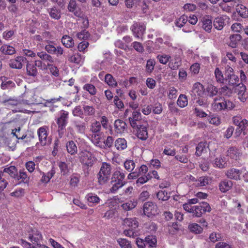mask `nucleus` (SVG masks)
I'll list each match as a JSON object with an SVG mask.
<instances>
[{"label": "nucleus", "mask_w": 248, "mask_h": 248, "mask_svg": "<svg viewBox=\"0 0 248 248\" xmlns=\"http://www.w3.org/2000/svg\"><path fill=\"white\" fill-rule=\"evenodd\" d=\"M125 173L123 170H116L112 174L111 179L112 187L110 189L111 192L114 193L125 184Z\"/></svg>", "instance_id": "1"}, {"label": "nucleus", "mask_w": 248, "mask_h": 248, "mask_svg": "<svg viewBox=\"0 0 248 248\" xmlns=\"http://www.w3.org/2000/svg\"><path fill=\"white\" fill-rule=\"evenodd\" d=\"M235 107V105L232 101L225 99L220 96L215 97L212 104V108L217 111L225 109L232 110Z\"/></svg>", "instance_id": "2"}, {"label": "nucleus", "mask_w": 248, "mask_h": 248, "mask_svg": "<svg viewBox=\"0 0 248 248\" xmlns=\"http://www.w3.org/2000/svg\"><path fill=\"white\" fill-rule=\"evenodd\" d=\"M69 113L67 111L61 110L56 120L58 125V133L60 138H62L64 133V130L68 123Z\"/></svg>", "instance_id": "3"}, {"label": "nucleus", "mask_w": 248, "mask_h": 248, "mask_svg": "<svg viewBox=\"0 0 248 248\" xmlns=\"http://www.w3.org/2000/svg\"><path fill=\"white\" fill-rule=\"evenodd\" d=\"M78 159L79 162L82 165L83 168L86 169L92 167L96 160L93 155L91 152L86 150L82 151L79 153Z\"/></svg>", "instance_id": "4"}, {"label": "nucleus", "mask_w": 248, "mask_h": 248, "mask_svg": "<svg viewBox=\"0 0 248 248\" xmlns=\"http://www.w3.org/2000/svg\"><path fill=\"white\" fill-rule=\"evenodd\" d=\"M233 124L237 126L235 134L239 136L241 133L244 135L246 134V131L248 129V120L243 118L240 115L234 116L232 118Z\"/></svg>", "instance_id": "5"}, {"label": "nucleus", "mask_w": 248, "mask_h": 248, "mask_svg": "<svg viewBox=\"0 0 248 248\" xmlns=\"http://www.w3.org/2000/svg\"><path fill=\"white\" fill-rule=\"evenodd\" d=\"M111 171L110 164L104 162L97 174L98 182L100 185L105 184L109 179Z\"/></svg>", "instance_id": "6"}, {"label": "nucleus", "mask_w": 248, "mask_h": 248, "mask_svg": "<svg viewBox=\"0 0 248 248\" xmlns=\"http://www.w3.org/2000/svg\"><path fill=\"white\" fill-rule=\"evenodd\" d=\"M130 29L135 37L139 38L144 33L146 27L143 23L135 22L131 26Z\"/></svg>", "instance_id": "7"}, {"label": "nucleus", "mask_w": 248, "mask_h": 248, "mask_svg": "<svg viewBox=\"0 0 248 248\" xmlns=\"http://www.w3.org/2000/svg\"><path fill=\"white\" fill-rule=\"evenodd\" d=\"M74 128L78 134H84L87 129V123L81 120L75 119L72 122Z\"/></svg>", "instance_id": "8"}, {"label": "nucleus", "mask_w": 248, "mask_h": 248, "mask_svg": "<svg viewBox=\"0 0 248 248\" xmlns=\"http://www.w3.org/2000/svg\"><path fill=\"white\" fill-rule=\"evenodd\" d=\"M28 62L27 59L23 56H17L9 61V65L12 68L21 69L23 65Z\"/></svg>", "instance_id": "9"}, {"label": "nucleus", "mask_w": 248, "mask_h": 248, "mask_svg": "<svg viewBox=\"0 0 248 248\" xmlns=\"http://www.w3.org/2000/svg\"><path fill=\"white\" fill-rule=\"evenodd\" d=\"M143 212L148 217L155 216L158 213L157 207L155 202H145L143 205Z\"/></svg>", "instance_id": "10"}, {"label": "nucleus", "mask_w": 248, "mask_h": 248, "mask_svg": "<svg viewBox=\"0 0 248 248\" xmlns=\"http://www.w3.org/2000/svg\"><path fill=\"white\" fill-rule=\"evenodd\" d=\"M235 92L238 95V98L242 102H245L248 98V94L246 93V87L243 83L238 84Z\"/></svg>", "instance_id": "11"}, {"label": "nucleus", "mask_w": 248, "mask_h": 248, "mask_svg": "<svg viewBox=\"0 0 248 248\" xmlns=\"http://www.w3.org/2000/svg\"><path fill=\"white\" fill-rule=\"evenodd\" d=\"M136 128L137 138L142 140H146L148 138L147 125L140 124Z\"/></svg>", "instance_id": "12"}, {"label": "nucleus", "mask_w": 248, "mask_h": 248, "mask_svg": "<svg viewBox=\"0 0 248 248\" xmlns=\"http://www.w3.org/2000/svg\"><path fill=\"white\" fill-rule=\"evenodd\" d=\"M47 127L43 126L37 130V134L39 141L42 146H45L47 143V137L48 136Z\"/></svg>", "instance_id": "13"}, {"label": "nucleus", "mask_w": 248, "mask_h": 248, "mask_svg": "<svg viewBox=\"0 0 248 248\" xmlns=\"http://www.w3.org/2000/svg\"><path fill=\"white\" fill-rule=\"evenodd\" d=\"M129 123L133 128H136L140 124L141 114L137 111H134L132 112L131 117L128 118Z\"/></svg>", "instance_id": "14"}, {"label": "nucleus", "mask_w": 248, "mask_h": 248, "mask_svg": "<svg viewBox=\"0 0 248 248\" xmlns=\"http://www.w3.org/2000/svg\"><path fill=\"white\" fill-rule=\"evenodd\" d=\"M46 51L49 54H56L58 57L63 53V49L61 46L56 47L54 45L48 44L45 46Z\"/></svg>", "instance_id": "15"}, {"label": "nucleus", "mask_w": 248, "mask_h": 248, "mask_svg": "<svg viewBox=\"0 0 248 248\" xmlns=\"http://www.w3.org/2000/svg\"><path fill=\"white\" fill-rule=\"evenodd\" d=\"M205 91L203 85L200 82H197L194 84L191 92L195 96L201 97L203 96Z\"/></svg>", "instance_id": "16"}, {"label": "nucleus", "mask_w": 248, "mask_h": 248, "mask_svg": "<svg viewBox=\"0 0 248 248\" xmlns=\"http://www.w3.org/2000/svg\"><path fill=\"white\" fill-rule=\"evenodd\" d=\"M242 172V170L235 168H231L227 171L226 175L228 178L231 179L239 180L241 179Z\"/></svg>", "instance_id": "17"}, {"label": "nucleus", "mask_w": 248, "mask_h": 248, "mask_svg": "<svg viewBox=\"0 0 248 248\" xmlns=\"http://www.w3.org/2000/svg\"><path fill=\"white\" fill-rule=\"evenodd\" d=\"M67 8L68 11L73 13L75 16H82V11L77 6L76 1L75 0H70Z\"/></svg>", "instance_id": "18"}, {"label": "nucleus", "mask_w": 248, "mask_h": 248, "mask_svg": "<svg viewBox=\"0 0 248 248\" xmlns=\"http://www.w3.org/2000/svg\"><path fill=\"white\" fill-rule=\"evenodd\" d=\"M115 132L117 134H122L126 129V124L123 120H116L114 124Z\"/></svg>", "instance_id": "19"}, {"label": "nucleus", "mask_w": 248, "mask_h": 248, "mask_svg": "<svg viewBox=\"0 0 248 248\" xmlns=\"http://www.w3.org/2000/svg\"><path fill=\"white\" fill-rule=\"evenodd\" d=\"M18 182L19 184L24 183L27 184L29 182V177L27 176V173L23 170H20L19 171L17 172L14 178Z\"/></svg>", "instance_id": "20"}, {"label": "nucleus", "mask_w": 248, "mask_h": 248, "mask_svg": "<svg viewBox=\"0 0 248 248\" xmlns=\"http://www.w3.org/2000/svg\"><path fill=\"white\" fill-rule=\"evenodd\" d=\"M227 155L231 158L237 160L241 154L239 150L235 147H230L227 150Z\"/></svg>", "instance_id": "21"}, {"label": "nucleus", "mask_w": 248, "mask_h": 248, "mask_svg": "<svg viewBox=\"0 0 248 248\" xmlns=\"http://www.w3.org/2000/svg\"><path fill=\"white\" fill-rule=\"evenodd\" d=\"M101 130V126L100 122L95 121L91 124L90 130L93 134L94 138L99 136L98 133Z\"/></svg>", "instance_id": "22"}, {"label": "nucleus", "mask_w": 248, "mask_h": 248, "mask_svg": "<svg viewBox=\"0 0 248 248\" xmlns=\"http://www.w3.org/2000/svg\"><path fill=\"white\" fill-rule=\"evenodd\" d=\"M123 225L132 229H136L139 226V222L136 218H126L123 220Z\"/></svg>", "instance_id": "23"}, {"label": "nucleus", "mask_w": 248, "mask_h": 248, "mask_svg": "<svg viewBox=\"0 0 248 248\" xmlns=\"http://www.w3.org/2000/svg\"><path fill=\"white\" fill-rule=\"evenodd\" d=\"M66 150L71 155H75L78 153V148L75 141L69 140L66 143Z\"/></svg>", "instance_id": "24"}, {"label": "nucleus", "mask_w": 248, "mask_h": 248, "mask_svg": "<svg viewBox=\"0 0 248 248\" xmlns=\"http://www.w3.org/2000/svg\"><path fill=\"white\" fill-rule=\"evenodd\" d=\"M235 6L236 12L242 17H248V9L245 6L240 3H237Z\"/></svg>", "instance_id": "25"}, {"label": "nucleus", "mask_w": 248, "mask_h": 248, "mask_svg": "<svg viewBox=\"0 0 248 248\" xmlns=\"http://www.w3.org/2000/svg\"><path fill=\"white\" fill-rule=\"evenodd\" d=\"M37 56L41 59L42 61H44L47 63H53L54 62L53 58L48 53H47L45 51H40L37 53Z\"/></svg>", "instance_id": "26"}, {"label": "nucleus", "mask_w": 248, "mask_h": 248, "mask_svg": "<svg viewBox=\"0 0 248 248\" xmlns=\"http://www.w3.org/2000/svg\"><path fill=\"white\" fill-rule=\"evenodd\" d=\"M61 42L62 45L67 48L72 47L74 46V41L69 35H63L61 39Z\"/></svg>", "instance_id": "27"}, {"label": "nucleus", "mask_w": 248, "mask_h": 248, "mask_svg": "<svg viewBox=\"0 0 248 248\" xmlns=\"http://www.w3.org/2000/svg\"><path fill=\"white\" fill-rule=\"evenodd\" d=\"M0 52L4 55H12L16 53L15 47L8 45H3L0 48Z\"/></svg>", "instance_id": "28"}, {"label": "nucleus", "mask_w": 248, "mask_h": 248, "mask_svg": "<svg viewBox=\"0 0 248 248\" xmlns=\"http://www.w3.org/2000/svg\"><path fill=\"white\" fill-rule=\"evenodd\" d=\"M205 91L207 96L210 97L215 96L219 93V90H218L217 88L211 84L208 85Z\"/></svg>", "instance_id": "29"}, {"label": "nucleus", "mask_w": 248, "mask_h": 248, "mask_svg": "<svg viewBox=\"0 0 248 248\" xmlns=\"http://www.w3.org/2000/svg\"><path fill=\"white\" fill-rule=\"evenodd\" d=\"M242 39V36L239 34H235L231 35L230 36V42L229 43V46L232 48H235L237 47V45L239 41Z\"/></svg>", "instance_id": "30"}, {"label": "nucleus", "mask_w": 248, "mask_h": 248, "mask_svg": "<svg viewBox=\"0 0 248 248\" xmlns=\"http://www.w3.org/2000/svg\"><path fill=\"white\" fill-rule=\"evenodd\" d=\"M50 16L55 20H59L61 17V11L59 8L53 7L48 10Z\"/></svg>", "instance_id": "31"}, {"label": "nucleus", "mask_w": 248, "mask_h": 248, "mask_svg": "<svg viewBox=\"0 0 248 248\" xmlns=\"http://www.w3.org/2000/svg\"><path fill=\"white\" fill-rule=\"evenodd\" d=\"M29 238L33 244H36L37 246H40L42 236L39 232L35 231L32 234H30Z\"/></svg>", "instance_id": "32"}, {"label": "nucleus", "mask_w": 248, "mask_h": 248, "mask_svg": "<svg viewBox=\"0 0 248 248\" xmlns=\"http://www.w3.org/2000/svg\"><path fill=\"white\" fill-rule=\"evenodd\" d=\"M115 146L118 150L122 151L126 148L127 141L124 138H118L114 143Z\"/></svg>", "instance_id": "33"}, {"label": "nucleus", "mask_w": 248, "mask_h": 248, "mask_svg": "<svg viewBox=\"0 0 248 248\" xmlns=\"http://www.w3.org/2000/svg\"><path fill=\"white\" fill-rule=\"evenodd\" d=\"M232 186V183L230 180L221 181L219 185V189L222 192H226L229 190Z\"/></svg>", "instance_id": "34"}, {"label": "nucleus", "mask_w": 248, "mask_h": 248, "mask_svg": "<svg viewBox=\"0 0 248 248\" xmlns=\"http://www.w3.org/2000/svg\"><path fill=\"white\" fill-rule=\"evenodd\" d=\"M155 63V61L154 59H150L147 61L145 66V72L146 74L150 75L152 73L154 70Z\"/></svg>", "instance_id": "35"}, {"label": "nucleus", "mask_w": 248, "mask_h": 248, "mask_svg": "<svg viewBox=\"0 0 248 248\" xmlns=\"http://www.w3.org/2000/svg\"><path fill=\"white\" fill-rule=\"evenodd\" d=\"M105 81L109 86L116 87L118 85L117 82L113 76L109 74H107L105 77Z\"/></svg>", "instance_id": "36"}, {"label": "nucleus", "mask_w": 248, "mask_h": 248, "mask_svg": "<svg viewBox=\"0 0 248 248\" xmlns=\"http://www.w3.org/2000/svg\"><path fill=\"white\" fill-rule=\"evenodd\" d=\"M2 172L4 173L5 176V173L8 174L11 177L15 178V176L17 175V170L16 168L14 166H11L8 168L4 169Z\"/></svg>", "instance_id": "37"}, {"label": "nucleus", "mask_w": 248, "mask_h": 248, "mask_svg": "<svg viewBox=\"0 0 248 248\" xmlns=\"http://www.w3.org/2000/svg\"><path fill=\"white\" fill-rule=\"evenodd\" d=\"M26 71L28 75L35 77L37 74V70L35 65L33 63H27L26 65Z\"/></svg>", "instance_id": "38"}, {"label": "nucleus", "mask_w": 248, "mask_h": 248, "mask_svg": "<svg viewBox=\"0 0 248 248\" xmlns=\"http://www.w3.org/2000/svg\"><path fill=\"white\" fill-rule=\"evenodd\" d=\"M206 142H200L196 147L195 155L197 156L202 155V153L206 150Z\"/></svg>", "instance_id": "39"}, {"label": "nucleus", "mask_w": 248, "mask_h": 248, "mask_svg": "<svg viewBox=\"0 0 248 248\" xmlns=\"http://www.w3.org/2000/svg\"><path fill=\"white\" fill-rule=\"evenodd\" d=\"M167 229L170 234H175L179 230L178 225L176 222L170 223L167 226Z\"/></svg>", "instance_id": "40"}, {"label": "nucleus", "mask_w": 248, "mask_h": 248, "mask_svg": "<svg viewBox=\"0 0 248 248\" xmlns=\"http://www.w3.org/2000/svg\"><path fill=\"white\" fill-rule=\"evenodd\" d=\"M83 89L89 93L91 95H94L97 93V89L95 86L91 83H86L83 86Z\"/></svg>", "instance_id": "41"}, {"label": "nucleus", "mask_w": 248, "mask_h": 248, "mask_svg": "<svg viewBox=\"0 0 248 248\" xmlns=\"http://www.w3.org/2000/svg\"><path fill=\"white\" fill-rule=\"evenodd\" d=\"M177 105L180 108H184L188 104V99L185 94H181L179 95L177 101Z\"/></svg>", "instance_id": "42"}, {"label": "nucleus", "mask_w": 248, "mask_h": 248, "mask_svg": "<svg viewBox=\"0 0 248 248\" xmlns=\"http://www.w3.org/2000/svg\"><path fill=\"white\" fill-rule=\"evenodd\" d=\"M232 93V90L227 86H224L219 89V94L225 97H230Z\"/></svg>", "instance_id": "43"}, {"label": "nucleus", "mask_w": 248, "mask_h": 248, "mask_svg": "<svg viewBox=\"0 0 248 248\" xmlns=\"http://www.w3.org/2000/svg\"><path fill=\"white\" fill-rule=\"evenodd\" d=\"M202 28L205 31L210 32L212 28V20L204 17L202 20Z\"/></svg>", "instance_id": "44"}, {"label": "nucleus", "mask_w": 248, "mask_h": 248, "mask_svg": "<svg viewBox=\"0 0 248 248\" xmlns=\"http://www.w3.org/2000/svg\"><path fill=\"white\" fill-rule=\"evenodd\" d=\"M68 60L73 63L80 64L82 62V57L79 53H75L69 57Z\"/></svg>", "instance_id": "45"}, {"label": "nucleus", "mask_w": 248, "mask_h": 248, "mask_svg": "<svg viewBox=\"0 0 248 248\" xmlns=\"http://www.w3.org/2000/svg\"><path fill=\"white\" fill-rule=\"evenodd\" d=\"M215 75L216 80L217 82L220 83H225V77L224 78L223 75L219 68L217 67L216 68L215 70Z\"/></svg>", "instance_id": "46"}, {"label": "nucleus", "mask_w": 248, "mask_h": 248, "mask_svg": "<svg viewBox=\"0 0 248 248\" xmlns=\"http://www.w3.org/2000/svg\"><path fill=\"white\" fill-rule=\"evenodd\" d=\"M213 25L216 29L221 30L224 25V19L222 17L216 18L214 20Z\"/></svg>", "instance_id": "47"}, {"label": "nucleus", "mask_w": 248, "mask_h": 248, "mask_svg": "<svg viewBox=\"0 0 248 248\" xmlns=\"http://www.w3.org/2000/svg\"><path fill=\"white\" fill-rule=\"evenodd\" d=\"M194 211V216L200 217L202 216L203 212L206 211L210 212L211 211V207L206 206V209L204 210L202 209V206L196 205L195 207Z\"/></svg>", "instance_id": "48"}, {"label": "nucleus", "mask_w": 248, "mask_h": 248, "mask_svg": "<svg viewBox=\"0 0 248 248\" xmlns=\"http://www.w3.org/2000/svg\"><path fill=\"white\" fill-rule=\"evenodd\" d=\"M117 241L121 248H132L131 242L125 238H120Z\"/></svg>", "instance_id": "49"}, {"label": "nucleus", "mask_w": 248, "mask_h": 248, "mask_svg": "<svg viewBox=\"0 0 248 248\" xmlns=\"http://www.w3.org/2000/svg\"><path fill=\"white\" fill-rule=\"evenodd\" d=\"M189 230L196 234L201 233L202 232V228L197 223H191L188 225Z\"/></svg>", "instance_id": "50"}, {"label": "nucleus", "mask_w": 248, "mask_h": 248, "mask_svg": "<svg viewBox=\"0 0 248 248\" xmlns=\"http://www.w3.org/2000/svg\"><path fill=\"white\" fill-rule=\"evenodd\" d=\"M80 175L77 173H73L70 177V185L72 187L78 186L79 182Z\"/></svg>", "instance_id": "51"}, {"label": "nucleus", "mask_w": 248, "mask_h": 248, "mask_svg": "<svg viewBox=\"0 0 248 248\" xmlns=\"http://www.w3.org/2000/svg\"><path fill=\"white\" fill-rule=\"evenodd\" d=\"M171 57L169 55L167 54H162V55H158L156 56V59L159 61V62L163 64H167L169 62H170Z\"/></svg>", "instance_id": "52"}, {"label": "nucleus", "mask_w": 248, "mask_h": 248, "mask_svg": "<svg viewBox=\"0 0 248 248\" xmlns=\"http://www.w3.org/2000/svg\"><path fill=\"white\" fill-rule=\"evenodd\" d=\"M156 196L159 200L166 201L168 200L170 197V193L165 190H160L156 194Z\"/></svg>", "instance_id": "53"}, {"label": "nucleus", "mask_w": 248, "mask_h": 248, "mask_svg": "<svg viewBox=\"0 0 248 248\" xmlns=\"http://www.w3.org/2000/svg\"><path fill=\"white\" fill-rule=\"evenodd\" d=\"M215 165L219 168H224L226 166L227 163L225 157L216 158L214 162Z\"/></svg>", "instance_id": "54"}, {"label": "nucleus", "mask_w": 248, "mask_h": 248, "mask_svg": "<svg viewBox=\"0 0 248 248\" xmlns=\"http://www.w3.org/2000/svg\"><path fill=\"white\" fill-rule=\"evenodd\" d=\"M188 21V16L185 15L181 16L175 22V25L179 28H182Z\"/></svg>", "instance_id": "55"}, {"label": "nucleus", "mask_w": 248, "mask_h": 248, "mask_svg": "<svg viewBox=\"0 0 248 248\" xmlns=\"http://www.w3.org/2000/svg\"><path fill=\"white\" fill-rule=\"evenodd\" d=\"M210 181V179L208 177L202 176L200 177L197 180L196 186H203L207 185Z\"/></svg>", "instance_id": "56"}, {"label": "nucleus", "mask_w": 248, "mask_h": 248, "mask_svg": "<svg viewBox=\"0 0 248 248\" xmlns=\"http://www.w3.org/2000/svg\"><path fill=\"white\" fill-rule=\"evenodd\" d=\"M225 82L226 81H228V84L229 85H232L237 84L239 80L238 76L235 75L234 74L231 75L230 77H229V78H225Z\"/></svg>", "instance_id": "57"}, {"label": "nucleus", "mask_w": 248, "mask_h": 248, "mask_svg": "<svg viewBox=\"0 0 248 248\" xmlns=\"http://www.w3.org/2000/svg\"><path fill=\"white\" fill-rule=\"evenodd\" d=\"M113 103L115 107L120 110L124 108V105L123 101L116 95L114 97Z\"/></svg>", "instance_id": "58"}, {"label": "nucleus", "mask_w": 248, "mask_h": 248, "mask_svg": "<svg viewBox=\"0 0 248 248\" xmlns=\"http://www.w3.org/2000/svg\"><path fill=\"white\" fill-rule=\"evenodd\" d=\"M163 154L167 155L174 156L176 154V150L173 146H166L164 149Z\"/></svg>", "instance_id": "59"}, {"label": "nucleus", "mask_w": 248, "mask_h": 248, "mask_svg": "<svg viewBox=\"0 0 248 248\" xmlns=\"http://www.w3.org/2000/svg\"><path fill=\"white\" fill-rule=\"evenodd\" d=\"M8 184L7 181L5 180V176L4 173L0 171V191L5 189Z\"/></svg>", "instance_id": "60"}, {"label": "nucleus", "mask_w": 248, "mask_h": 248, "mask_svg": "<svg viewBox=\"0 0 248 248\" xmlns=\"http://www.w3.org/2000/svg\"><path fill=\"white\" fill-rule=\"evenodd\" d=\"M124 168L129 172L132 171L135 167V163L132 160H127L124 163Z\"/></svg>", "instance_id": "61"}, {"label": "nucleus", "mask_w": 248, "mask_h": 248, "mask_svg": "<svg viewBox=\"0 0 248 248\" xmlns=\"http://www.w3.org/2000/svg\"><path fill=\"white\" fill-rule=\"evenodd\" d=\"M83 110L85 114L87 116H91L95 114V108L92 106H84L83 107Z\"/></svg>", "instance_id": "62"}, {"label": "nucleus", "mask_w": 248, "mask_h": 248, "mask_svg": "<svg viewBox=\"0 0 248 248\" xmlns=\"http://www.w3.org/2000/svg\"><path fill=\"white\" fill-rule=\"evenodd\" d=\"M77 37L80 40H87L90 36V34L89 31L85 30H82L81 31L78 32L77 35Z\"/></svg>", "instance_id": "63"}, {"label": "nucleus", "mask_w": 248, "mask_h": 248, "mask_svg": "<svg viewBox=\"0 0 248 248\" xmlns=\"http://www.w3.org/2000/svg\"><path fill=\"white\" fill-rule=\"evenodd\" d=\"M59 167L60 169L61 173L63 175L67 174L69 172L68 165L65 162H60L59 163Z\"/></svg>", "instance_id": "64"}]
</instances>
